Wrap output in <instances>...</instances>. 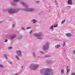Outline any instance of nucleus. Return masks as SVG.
<instances>
[{
  "label": "nucleus",
  "instance_id": "4c0bfd02",
  "mask_svg": "<svg viewBox=\"0 0 75 75\" xmlns=\"http://www.w3.org/2000/svg\"><path fill=\"white\" fill-rule=\"evenodd\" d=\"M33 55L34 56V55H35V54H34V53H33Z\"/></svg>",
  "mask_w": 75,
  "mask_h": 75
},
{
  "label": "nucleus",
  "instance_id": "5701e85b",
  "mask_svg": "<svg viewBox=\"0 0 75 75\" xmlns=\"http://www.w3.org/2000/svg\"><path fill=\"white\" fill-rule=\"evenodd\" d=\"M71 75H75V73L73 72L71 74Z\"/></svg>",
  "mask_w": 75,
  "mask_h": 75
},
{
  "label": "nucleus",
  "instance_id": "58836bf2",
  "mask_svg": "<svg viewBox=\"0 0 75 75\" xmlns=\"http://www.w3.org/2000/svg\"><path fill=\"white\" fill-rule=\"evenodd\" d=\"M55 3H57V1L55 0Z\"/></svg>",
  "mask_w": 75,
  "mask_h": 75
},
{
  "label": "nucleus",
  "instance_id": "b1692460",
  "mask_svg": "<svg viewBox=\"0 0 75 75\" xmlns=\"http://www.w3.org/2000/svg\"><path fill=\"white\" fill-rule=\"evenodd\" d=\"M15 57L17 59H19V58H18V56H16Z\"/></svg>",
  "mask_w": 75,
  "mask_h": 75
},
{
  "label": "nucleus",
  "instance_id": "473e14b6",
  "mask_svg": "<svg viewBox=\"0 0 75 75\" xmlns=\"http://www.w3.org/2000/svg\"><path fill=\"white\" fill-rule=\"evenodd\" d=\"M5 42H7V40H5Z\"/></svg>",
  "mask_w": 75,
  "mask_h": 75
},
{
  "label": "nucleus",
  "instance_id": "393cba45",
  "mask_svg": "<svg viewBox=\"0 0 75 75\" xmlns=\"http://www.w3.org/2000/svg\"><path fill=\"white\" fill-rule=\"evenodd\" d=\"M12 47H8V49L9 50H10V49H12Z\"/></svg>",
  "mask_w": 75,
  "mask_h": 75
},
{
  "label": "nucleus",
  "instance_id": "39448f33",
  "mask_svg": "<svg viewBox=\"0 0 75 75\" xmlns=\"http://www.w3.org/2000/svg\"><path fill=\"white\" fill-rule=\"evenodd\" d=\"M16 52L18 56H21V52L20 51H17Z\"/></svg>",
  "mask_w": 75,
  "mask_h": 75
},
{
  "label": "nucleus",
  "instance_id": "f704fd0d",
  "mask_svg": "<svg viewBox=\"0 0 75 75\" xmlns=\"http://www.w3.org/2000/svg\"><path fill=\"white\" fill-rule=\"evenodd\" d=\"M46 57H50V56H46Z\"/></svg>",
  "mask_w": 75,
  "mask_h": 75
},
{
  "label": "nucleus",
  "instance_id": "f257e3e1",
  "mask_svg": "<svg viewBox=\"0 0 75 75\" xmlns=\"http://www.w3.org/2000/svg\"><path fill=\"white\" fill-rule=\"evenodd\" d=\"M45 72L43 73L44 75H52L54 74L53 70L51 69H44Z\"/></svg>",
  "mask_w": 75,
  "mask_h": 75
},
{
  "label": "nucleus",
  "instance_id": "423d86ee",
  "mask_svg": "<svg viewBox=\"0 0 75 75\" xmlns=\"http://www.w3.org/2000/svg\"><path fill=\"white\" fill-rule=\"evenodd\" d=\"M37 69V65H33V67L31 69H32V70H35Z\"/></svg>",
  "mask_w": 75,
  "mask_h": 75
},
{
  "label": "nucleus",
  "instance_id": "9d476101",
  "mask_svg": "<svg viewBox=\"0 0 75 75\" xmlns=\"http://www.w3.org/2000/svg\"><path fill=\"white\" fill-rule=\"evenodd\" d=\"M21 4L23 5L24 6H25V7H28V6H26L27 5L25 4L23 2H20Z\"/></svg>",
  "mask_w": 75,
  "mask_h": 75
},
{
  "label": "nucleus",
  "instance_id": "20e7f679",
  "mask_svg": "<svg viewBox=\"0 0 75 75\" xmlns=\"http://www.w3.org/2000/svg\"><path fill=\"white\" fill-rule=\"evenodd\" d=\"M24 10L26 11H34V9L31 8H26V9Z\"/></svg>",
  "mask_w": 75,
  "mask_h": 75
},
{
  "label": "nucleus",
  "instance_id": "f03ea898",
  "mask_svg": "<svg viewBox=\"0 0 75 75\" xmlns=\"http://www.w3.org/2000/svg\"><path fill=\"white\" fill-rule=\"evenodd\" d=\"M20 10V8H19L17 10H14L11 9H8V12L10 14H12L13 13H17Z\"/></svg>",
  "mask_w": 75,
  "mask_h": 75
},
{
  "label": "nucleus",
  "instance_id": "ddd939ff",
  "mask_svg": "<svg viewBox=\"0 0 75 75\" xmlns=\"http://www.w3.org/2000/svg\"><path fill=\"white\" fill-rule=\"evenodd\" d=\"M61 72L62 74H64V69H62L61 70Z\"/></svg>",
  "mask_w": 75,
  "mask_h": 75
},
{
  "label": "nucleus",
  "instance_id": "aec40b11",
  "mask_svg": "<svg viewBox=\"0 0 75 75\" xmlns=\"http://www.w3.org/2000/svg\"><path fill=\"white\" fill-rule=\"evenodd\" d=\"M4 57H5L6 59H7V56L6 54H4Z\"/></svg>",
  "mask_w": 75,
  "mask_h": 75
},
{
  "label": "nucleus",
  "instance_id": "7c9ffc66",
  "mask_svg": "<svg viewBox=\"0 0 75 75\" xmlns=\"http://www.w3.org/2000/svg\"><path fill=\"white\" fill-rule=\"evenodd\" d=\"M30 28H31L30 27H28L27 28V29H30Z\"/></svg>",
  "mask_w": 75,
  "mask_h": 75
},
{
  "label": "nucleus",
  "instance_id": "c03bdc74",
  "mask_svg": "<svg viewBox=\"0 0 75 75\" xmlns=\"http://www.w3.org/2000/svg\"><path fill=\"white\" fill-rule=\"evenodd\" d=\"M64 51H65V50H64Z\"/></svg>",
  "mask_w": 75,
  "mask_h": 75
},
{
  "label": "nucleus",
  "instance_id": "6e6552de",
  "mask_svg": "<svg viewBox=\"0 0 75 75\" xmlns=\"http://www.w3.org/2000/svg\"><path fill=\"white\" fill-rule=\"evenodd\" d=\"M66 36H67V37H69L72 36V34L70 33H67L66 34Z\"/></svg>",
  "mask_w": 75,
  "mask_h": 75
},
{
  "label": "nucleus",
  "instance_id": "37998d69",
  "mask_svg": "<svg viewBox=\"0 0 75 75\" xmlns=\"http://www.w3.org/2000/svg\"><path fill=\"white\" fill-rule=\"evenodd\" d=\"M22 68H23V67H22Z\"/></svg>",
  "mask_w": 75,
  "mask_h": 75
},
{
  "label": "nucleus",
  "instance_id": "2f4dec72",
  "mask_svg": "<svg viewBox=\"0 0 75 75\" xmlns=\"http://www.w3.org/2000/svg\"><path fill=\"white\" fill-rule=\"evenodd\" d=\"M65 45V42H64V43L63 44V46H64V45Z\"/></svg>",
  "mask_w": 75,
  "mask_h": 75
},
{
  "label": "nucleus",
  "instance_id": "7ed1b4c3",
  "mask_svg": "<svg viewBox=\"0 0 75 75\" xmlns=\"http://www.w3.org/2000/svg\"><path fill=\"white\" fill-rule=\"evenodd\" d=\"M49 45H50V43L47 42L43 47V50H48L49 47Z\"/></svg>",
  "mask_w": 75,
  "mask_h": 75
},
{
  "label": "nucleus",
  "instance_id": "a19ab883",
  "mask_svg": "<svg viewBox=\"0 0 75 75\" xmlns=\"http://www.w3.org/2000/svg\"><path fill=\"white\" fill-rule=\"evenodd\" d=\"M39 2H40V1H38V3H39Z\"/></svg>",
  "mask_w": 75,
  "mask_h": 75
},
{
  "label": "nucleus",
  "instance_id": "2eb2a0df",
  "mask_svg": "<svg viewBox=\"0 0 75 75\" xmlns=\"http://www.w3.org/2000/svg\"><path fill=\"white\" fill-rule=\"evenodd\" d=\"M31 21H33V23H36L37 21H35V19H33Z\"/></svg>",
  "mask_w": 75,
  "mask_h": 75
},
{
  "label": "nucleus",
  "instance_id": "a211bd4d",
  "mask_svg": "<svg viewBox=\"0 0 75 75\" xmlns=\"http://www.w3.org/2000/svg\"><path fill=\"white\" fill-rule=\"evenodd\" d=\"M65 19H64V21H62V24H64V23H65Z\"/></svg>",
  "mask_w": 75,
  "mask_h": 75
},
{
  "label": "nucleus",
  "instance_id": "dca6fc26",
  "mask_svg": "<svg viewBox=\"0 0 75 75\" xmlns=\"http://www.w3.org/2000/svg\"><path fill=\"white\" fill-rule=\"evenodd\" d=\"M33 35L35 36V37H37L38 36V33H36L33 34Z\"/></svg>",
  "mask_w": 75,
  "mask_h": 75
},
{
  "label": "nucleus",
  "instance_id": "c756f323",
  "mask_svg": "<svg viewBox=\"0 0 75 75\" xmlns=\"http://www.w3.org/2000/svg\"><path fill=\"white\" fill-rule=\"evenodd\" d=\"M33 31V30H31V31H30V34H31V33H32V32Z\"/></svg>",
  "mask_w": 75,
  "mask_h": 75
},
{
  "label": "nucleus",
  "instance_id": "c85d7f7f",
  "mask_svg": "<svg viewBox=\"0 0 75 75\" xmlns=\"http://www.w3.org/2000/svg\"><path fill=\"white\" fill-rule=\"evenodd\" d=\"M73 53L74 54H75V49L74 50V51H73Z\"/></svg>",
  "mask_w": 75,
  "mask_h": 75
},
{
  "label": "nucleus",
  "instance_id": "f3484780",
  "mask_svg": "<svg viewBox=\"0 0 75 75\" xmlns=\"http://www.w3.org/2000/svg\"><path fill=\"white\" fill-rule=\"evenodd\" d=\"M67 72L68 73L69 72V69L68 68V67H67Z\"/></svg>",
  "mask_w": 75,
  "mask_h": 75
},
{
  "label": "nucleus",
  "instance_id": "e433bc0d",
  "mask_svg": "<svg viewBox=\"0 0 75 75\" xmlns=\"http://www.w3.org/2000/svg\"><path fill=\"white\" fill-rule=\"evenodd\" d=\"M36 3H38V1H36Z\"/></svg>",
  "mask_w": 75,
  "mask_h": 75
},
{
  "label": "nucleus",
  "instance_id": "72a5a7b5",
  "mask_svg": "<svg viewBox=\"0 0 75 75\" xmlns=\"http://www.w3.org/2000/svg\"><path fill=\"white\" fill-rule=\"evenodd\" d=\"M56 4H57V5H58V3H57V2H56Z\"/></svg>",
  "mask_w": 75,
  "mask_h": 75
},
{
  "label": "nucleus",
  "instance_id": "4be33fe9",
  "mask_svg": "<svg viewBox=\"0 0 75 75\" xmlns=\"http://www.w3.org/2000/svg\"><path fill=\"white\" fill-rule=\"evenodd\" d=\"M58 27L57 24L55 25L54 26V27Z\"/></svg>",
  "mask_w": 75,
  "mask_h": 75
},
{
  "label": "nucleus",
  "instance_id": "0eeeda50",
  "mask_svg": "<svg viewBox=\"0 0 75 75\" xmlns=\"http://www.w3.org/2000/svg\"><path fill=\"white\" fill-rule=\"evenodd\" d=\"M72 0H68L67 1V3L68 4H70V5H72L73 4H72Z\"/></svg>",
  "mask_w": 75,
  "mask_h": 75
},
{
  "label": "nucleus",
  "instance_id": "412c9836",
  "mask_svg": "<svg viewBox=\"0 0 75 75\" xmlns=\"http://www.w3.org/2000/svg\"><path fill=\"white\" fill-rule=\"evenodd\" d=\"M0 68H4V66L2 65H0Z\"/></svg>",
  "mask_w": 75,
  "mask_h": 75
},
{
  "label": "nucleus",
  "instance_id": "a878e982",
  "mask_svg": "<svg viewBox=\"0 0 75 75\" xmlns=\"http://www.w3.org/2000/svg\"><path fill=\"white\" fill-rule=\"evenodd\" d=\"M53 27H54L53 26H52L51 27L50 29H53Z\"/></svg>",
  "mask_w": 75,
  "mask_h": 75
},
{
  "label": "nucleus",
  "instance_id": "4468645a",
  "mask_svg": "<svg viewBox=\"0 0 75 75\" xmlns=\"http://www.w3.org/2000/svg\"><path fill=\"white\" fill-rule=\"evenodd\" d=\"M22 38V35H20L19 37H18V40H21Z\"/></svg>",
  "mask_w": 75,
  "mask_h": 75
},
{
  "label": "nucleus",
  "instance_id": "bb28decb",
  "mask_svg": "<svg viewBox=\"0 0 75 75\" xmlns=\"http://www.w3.org/2000/svg\"><path fill=\"white\" fill-rule=\"evenodd\" d=\"M40 53H41V54H44V52H43L42 51H41L40 52Z\"/></svg>",
  "mask_w": 75,
  "mask_h": 75
},
{
  "label": "nucleus",
  "instance_id": "cd10ccee",
  "mask_svg": "<svg viewBox=\"0 0 75 75\" xmlns=\"http://www.w3.org/2000/svg\"><path fill=\"white\" fill-rule=\"evenodd\" d=\"M21 29L22 30H25V29L24 28H22Z\"/></svg>",
  "mask_w": 75,
  "mask_h": 75
},
{
  "label": "nucleus",
  "instance_id": "1a4fd4ad",
  "mask_svg": "<svg viewBox=\"0 0 75 75\" xmlns=\"http://www.w3.org/2000/svg\"><path fill=\"white\" fill-rule=\"evenodd\" d=\"M16 37V35H14L13 36H12L10 38V39H11V40H12V39H13L14 38H15V37Z\"/></svg>",
  "mask_w": 75,
  "mask_h": 75
},
{
  "label": "nucleus",
  "instance_id": "79ce46f5",
  "mask_svg": "<svg viewBox=\"0 0 75 75\" xmlns=\"http://www.w3.org/2000/svg\"><path fill=\"white\" fill-rule=\"evenodd\" d=\"M1 23V22H0V23Z\"/></svg>",
  "mask_w": 75,
  "mask_h": 75
},
{
  "label": "nucleus",
  "instance_id": "ea45409f",
  "mask_svg": "<svg viewBox=\"0 0 75 75\" xmlns=\"http://www.w3.org/2000/svg\"><path fill=\"white\" fill-rule=\"evenodd\" d=\"M17 75V74H14V75Z\"/></svg>",
  "mask_w": 75,
  "mask_h": 75
},
{
  "label": "nucleus",
  "instance_id": "9b49d317",
  "mask_svg": "<svg viewBox=\"0 0 75 75\" xmlns=\"http://www.w3.org/2000/svg\"><path fill=\"white\" fill-rule=\"evenodd\" d=\"M38 39H41L42 38L41 37V35L40 34H38Z\"/></svg>",
  "mask_w": 75,
  "mask_h": 75
},
{
  "label": "nucleus",
  "instance_id": "c9c22d12",
  "mask_svg": "<svg viewBox=\"0 0 75 75\" xmlns=\"http://www.w3.org/2000/svg\"><path fill=\"white\" fill-rule=\"evenodd\" d=\"M14 25H13L12 27H14Z\"/></svg>",
  "mask_w": 75,
  "mask_h": 75
},
{
  "label": "nucleus",
  "instance_id": "f8f14e48",
  "mask_svg": "<svg viewBox=\"0 0 75 75\" xmlns=\"http://www.w3.org/2000/svg\"><path fill=\"white\" fill-rule=\"evenodd\" d=\"M60 47H61V45H57L55 46V47L56 48H59Z\"/></svg>",
  "mask_w": 75,
  "mask_h": 75
},
{
  "label": "nucleus",
  "instance_id": "6ab92c4d",
  "mask_svg": "<svg viewBox=\"0 0 75 75\" xmlns=\"http://www.w3.org/2000/svg\"><path fill=\"white\" fill-rule=\"evenodd\" d=\"M20 0H13V1L14 2H18V1H19Z\"/></svg>",
  "mask_w": 75,
  "mask_h": 75
}]
</instances>
